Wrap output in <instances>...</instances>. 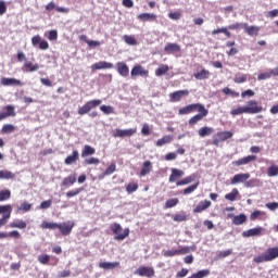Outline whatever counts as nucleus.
Wrapping results in <instances>:
<instances>
[{
  "mask_svg": "<svg viewBox=\"0 0 278 278\" xmlns=\"http://www.w3.org/2000/svg\"><path fill=\"white\" fill-rule=\"evenodd\" d=\"M81 192H84V188H76L67 191L65 195L67 199H73V197H77L78 194H81Z\"/></svg>",
  "mask_w": 278,
  "mask_h": 278,
  "instance_id": "obj_44",
  "label": "nucleus"
},
{
  "mask_svg": "<svg viewBox=\"0 0 278 278\" xmlns=\"http://www.w3.org/2000/svg\"><path fill=\"white\" fill-rule=\"evenodd\" d=\"M194 181V176H187L181 180L176 182V186H188V184H192Z\"/></svg>",
  "mask_w": 278,
  "mask_h": 278,
  "instance_id": "obj_47",
  "label": "nucleus"
},
{
  "mask_svg": "<svg viewBox=\"0 0 278 278\" xmlns=\"http://www.w3.org/2000/svg\"><path fill=\"white\" fill-rule=\"evenodd\" d=\"M73 227H75V222L68 220L62 224H58L56 229H59L60 233H62L63 236H71Z\"/></svg>",
  "mask_w": 278,
  "mask_h": 278,
  "instance_id": "obj_9",
  "label": "nucleus"
},
{
  "mask_svg": "<svg viewBox=\"0 0 278 278\" xmlns=\"http://www.w3.org/2000/svg\"><path fill=\"white\" fill-rule=\"evenodd\" d=\"M31 45L33 47H37V45H39V49L41 51H47V49H49V42H47V40H42L40 35H36L31 38Z\"/></svg>",
  "mask_w": 278,
  "mask_h": 278,
  "instance_id": "obj_16",
  "label": "nucleus"
},
{
  "mask_svg": "<svg viewBox=\"0 0 278 278\" xmlns=\"http://www.w3.org/2000/svg\"><path fill=\"white\" fill-rule=\"evenodd\" d=\"M97 150L91 146L86 144L81 151V157H88L89 155H94Z\"/></svg>",
  "mask_w": 278,
  "mask_h": 278,
  "instance_id": "obj_36",
  "label": "nucleus"
},
{
  "mask_svg": "<svg viewBox=\"0 0 278 278\" xmlns=\"http://www.w3.org/2000/svg\"><path fill=\"white\" fill-rule=\"evenodd\" d=\"M173 220H175V223H184L188 220V215H186V213L176 214L174 215Z\"/></svg>",
  "mask_w": 278,
  "mask_h": 278,
  "instance_id": "obj_53",
  "label": "nucleus"
},
{
  "mask_svg": "<svg viewBox=\"0 0 278 278\" xmlns=\"http://www.w3.org/2000/svg\"><path fill=\"white\" fill-rule=\"evenodd\" d=\"M165 53H179L181 51V46L178 43H167L164 48Z\"/></svg>",
  "mask_w": 278,
  "mask_h": 278,
  "instance_id": "obj_30",
  "label": "nucleus"
},
{
  "mask_svg": "<svg viewBox=\"0 0 278 278\" xmlns=\"http://www.w3.org/2000/svg\"><path fill=\"white\" fill-rule=\"evenodd\" d=\"M257 184H260V180L257 178H252L250 180H245L244 186L245 188H255V186H257Z\"/></svg>",
  "mask_w": 278,
  "mask_h": 278,
  "instance_id": "obj_59",
  "label": "nucleus"
},
{
  "mask_svg": "<svg viewBox=\"0 0 278 278\" xmlns=\"http://www.w3.org/2000/svg\"><path fill=\"white\" fill-rule=\"evenodd\" d=\"M124 42H126V45H130L131 47H136V45H138V40H136V37L134 36H129V35H124Z\"/></svg>",
  "mask_w": 278,
  "mask_h": 278,
  "instance_id": "obj_46",
  "label": "nucleus"
},
{
  "mask_svg": "<svg viewBox=\"0 0 278 278\" xmlns=\"http://www.w3.org/2000/svg\"><path fill=\"white\" fill-rule=\"evenodd\" d=\"M116 71L121 77H129V66L125 62H117L116 63Z\"/></svg>",
  "mask_w": 278,
  "mask_h": 278,
  "instance_id": "obj_18",
  "label": "nucleus"
},
{
  "mask_svg": "<svg viewBox=\"0 0 278 278\" xmlns=\"http://www.w3.org/2000/svg\"><path fill=\"white\" fill-rule=\"evenodd\" d=\"M243 29L248 36H260V26H249L245 24L243 25Z\"/></svg>",
  "mask_w": 278,
  "mask_h": 278,
  "instance_id": "obj_28",
  "label": "nucleus"
},
{
  "mask_svg": "<svg viewBox=\"0 0 278 278\" xmlns=\"http://www.w3.org/2000/svg\"><path fill=\"white\" fill-rule=\"evenodd\" d=\"M233 225H244L247 223V216L244 214L236 215L232 218Z\"/></svg>",
  "mask_w": 278,
  "mask_h": 278,
  "instance_id": "obj_43",
  "label": "nucleus"
},
{
  "mask_svg": "<svg viewBox=\"0 0 278 278\" xmlns=\"http://www.w3.org/2000/svg\"><path fill=\"white\" fill-rule=\"evenodd\" d=\"M240 194V191L238 189L233 188L230 193L225 194L226 201H236L238 199V195Z\"/></svg>",
  "mask_w": 278,
  "mask_h": 278,
  "instance_id": "obj_39",
  "label": "nucleus"
},
{
  "mask_svg": "<svg viewBox=\"0 0 278 278\" xmlns=\"http://www.w3.org/2000/svg\"><path fill=\"white\" fill-rule=\"evenodd\" d=\"M106 68H114V64L108 61H100L91 65V71H103Z\"/></svg>",
  "mask_w": 278,
  "mask_h": 278,
  "instance_id": "obj_19",
  "label": "nucleus"
},
{
  "mask_svg": "<svg viewBox=\"0 0 278 278\" xmlns=\"http://www.w3.org/2000/svg\"><path fill=\"white\" fill-rule=\"evenodd\" d=\"M260 112H264L262 105L255 100H250L245 106H238L231 110L230 114L231 116H240V114H260Z\"/></svg>",
  "mask_w": 278,
  "mask_h": 278,
  "instance_id": "obj_1",
  "label": "nucleus"
},
{
  "mask_svg": "<svg viewBox=\"0 0 278 278\" xmlns=\"http://www.w3.org/2000/svg\"><path fill=\"white\" fill-rule=\"evenodd\" d=\"M268 177H277L278 175V165H271L267 168Z\"/></svg>",
  "mask_w": 278,
  "mask_h": 278,
  "instance_id": "obj_54",
  "label": "nucleus"
},
{
  "mask_svg": "<svg viewBox=\"0 0 278 278\" xmlns=\"http://www.w3.org/2000/svg\"><path fill=\"white\" fill-rule=\"evenodd\" d=\"M177 205H179V199L173 198L165 202L164 207H165V210H170V207H175Z\"/></svg>",
  "mask_w": 278,
  "mask_h": 278,
  "instance_id": "obj_42",
  "label": "nucleus"
},
{
  "mask_svg": "<svg viewBox=\"0 0 278 278\" xmlns=\"http://www.w3.org/2000/svg\"><path fill=\"white\" fill-rule=\"evenodd\" d=\"M212 202L210 200H204L199 202V204L193 208L194 214H201V212H205L208 207H211Z\"/></svg>",
  "mask_w": 278,
  "mask_h": 278,
  "instance_id": "obj_20",
  "label": "nucleus"
},
{
  "mask_svg": "<svg viewBox=\"0 0 278 278\" xmlns=\"http://www.w3.org/2000/svg\"><path fill=\"white\" fill-rule=\"evenodd\" d=\"M163 255L164 257H175V255H179V250H167Z\"/></svg>",
  "mask_w": 278,
  "mask_h": 278,
  "instance_id": "obj_64",
  "label": "nucleus"
},
{
  "mask_svg": "<svg viewBox=\"0 0 278 278\" xmlns=\"http://www.w3.org/2000/svg\"><path fill=\"white\" fill-rule=\"evenodd\" d=\"M24 68H27V71H29V73H34V72L38 71V68H40V65H38L37 63L34 64V63H31V61H26L24 63Z\"/></svg>",
  "mask_w": 278,
  "mask_h": 278,
  "instance_id": "obj_41",
  "label": "nucleus"
},
{
  "mask_svg": "<svg viewBox=\"0 0 278 278\" xmlns=\"http://www.w3.org/2000/svg\"><path fill=\"white\" fill-rule=\"evenodd\" d=\"M5 238H15L16 240H18V238H21V232H18V230H12L9 233L0 232V240H3Z\"/></svg>",
  "mask_w": 278,
  "mask_h": 278,
  "instance_id": "obj_33",
  "label": "nucleus"
},
{
  "mask_svg": "<svg viewBox=\"0 0 278 278\" xmlns=\"http://www.w3.org/2000/svg\"><path fill=\"white\" fill-rule=\"evenodd\" d=\"M270 77H275V68L269 70L268 72H264L257 75L258 81H264L266 79H270Z\"/></svg>",
  "mask_w": 278,
  "mask_h": 278,
  "instance_id": "obj_35",
  "label": "nucleus"
},
{
  "mask_svg": "<svg viewBox=\"0 0 278 278\" xmlns=\"http://www.w3.org/2000/svg\"><path fill=\"white\" fill-rule=\"evenodd\" d=\"M264 235V228L262 226H257L255 228H251L242 232L243 238H255L257 236Z\"/></svg>",
  "mask_w": 278,
  "mask_h": 278,
  "instance_id": "obj_15",
  "label": "nucleus"
},
{
  "mask_svg": "<svg viewBox=\"0 0 278 278\" xmlns=\"http://www.w3.org/2000/svg\"><path fill=\"white\" fill-rule=\"evenodd\" d=\"M4 110L7 111L2 113V115H4V118H8L9 116H16V112H14L13 105H7L4 106Z\"/></svg>",
  "mask_w": 278,
  "mask_h": 278,
  "instance_id": "obj_49",
  "label": "nucleus"
},
{
  "mask_svg": "<svg viewBox=\"0 0 278 278\" xmlns=\"http://www.w3.org/2000/svg\"><path fill=\"white\" fill-rule=\"evenodd\" d=\"M74 184H77V175L73 174L63 179L61 182L62 188H71V186H74Z\"/></svg>",
  "mask_w": 278,
  "mask_h": 278,
  "instance_id": "obj_21",
  "label": "nucleus"
},
{
  "mask_svg": "<svg viewBox=\"0 0 278 278\" xmlns=\"http://www.w3.org/2000/svg\"><path fill=\"white\" fill-rule=\"evenodd\" d=\"M190 251H197V247H184L182 249L178 250V255H186V253H190Z\"/></svg>",
  "mask_w": 278,
  "mask_h": 278,
  "instance_id": "obj_58",
  "label": "nucleus"
},
{
  "mask_svg": "<svg viewBox=\"0 0 278 278\" xmlns=\"http://www.w3.org/2000/svg\"><path fill=\"white\" fill-rule=\"evenodd\" d=\"M111 231L114 233V240L123 241L125 238L129 237V228H125L123 231V226L118 223H113L110 225ZM123 231V232H121Z\"/></svg>",
  "mask_w": 278,
  "mask_h": 278,
  "instance_id": "obj_3",
  "label": "nucleus"
},
{
  "mask_svg": "<svg viewBox=\"0 0 278 278\" xmlns=\"http://www.w3.org/2000/svg\"><path fill=\"white\" fill-rule=\"evenodd\" d=\"M16 175L10 170H0V179H14Z\"/></svg>",
  "mask_w": 278,
  "mask_h": 278,
  "instance_id": "obj_51",
  "label": "nucleus"
},
{
  "mask_svg": "<svg viewBox=\"0 0 278 278\" xmlns=\"http://www.w3.org/2000/svg\"><path fill=\"white\" fill-rule=\"evenodd\" d=\"M197 188H199V182H195V184L187 187L186 189H184L182 194H192V192H194V190H197Z\"/></svg>",
  "mask_w": 278,
  "mask_h": 278,
  "instance_id": "obj_57",
  "label": "nucleus"
},
{
  "mask_svg": "<svg viewBox=\"0 0 278 278\" xmlns=\"http://www.w3.org/2000/svg\"><path fill=\"white\" fill-rule=\"evenodd\" d=\"M190 94V91L188 89L174 91L169 94V100L172 103H179L184 97H188Z\"/></svg>",
  "mask_w": 278,
  "mask_h": 278,
  "instance_id": "obj_12",
  "label": "nucleus"
},
{
  "mask_svg": "<svg viewBox=\"0 0 278 278\" xmlns=\"http://www.w3.org/2000/svg\"><path fill=\"white\" fill-rule=\"evenodd\" d=\"M85 164H87L88 166L90 165H97V164H101V161L94 156L90 157V159H86L85 160Z\"/></svg>",
  "mask_w": 278,
  "mask_h": 278,
  "instance_id": "obj_63",
  "label": "nucleus"
},
{
  "mask_svg": "<svg viewBox=\"0 0 278 278\" xmlns=\"http://www.w3.org/2000/svg\"><path fill=\"white\" fill-rule=\"evenodd\" d=\"M135 275H139V277H155V269L153 267L140 266L135 271Z\"/></svg>",
  "mask_w": 278,
  "mask_h": 278,
  "instance_id": "obj_13",
  "label": "nucleus"
},
{
  "mask_svg": "<svg viewBox=\"0 0 278 278\" xmlns=\"http://www.w3.org/2000/svg\"><path fill=\"white\" fill-rule=\"evenodd\" d=\"M249 79L247 74H236L233 81L235 84H244Z\"/></svg>",
  "mask_w": 278,
  "mask_h": 278,
  "instance_id": "obj_45",
  "label": "nucleus"
},
{
  "mask_svg": "<svg viewBox=\"0 0 278 278\" xmlns=\"http://www.w3.org/2000/svg\"><path fill=\"white\" fill-rule=\"evenodd\" d=\"M138 21L142 23L157 21V15L155 13H140L137 16Z\"/></svg>",
  "mask_w": 278,
  "mask_h": 278,
  "instance_id": "obj_22",
  "label": "nucleus"
},
{
  "mask_svg": "<svg viewBox=\"0 0 278 278\" xmlns=\"http://www.w3.org/2000/svg\"><path fill=\"white\" fill-rule=\"evenodd\" d=\"M138 190V184L137 182H129L126 186V192L127 194H134Z\"/></svg>",
  "mask_w": 278,
  "mask_h": 278,
  "instance_id": "obj_52",
  "label": "nucleus"
},
{
  "mask_svg": "<svg viewBox=\"0 0 278 278\" xmlns=\"http://www.w3.org/2000/svg\"><path fill=\"white\" fill-rule=\"evenodd\" d=\"M255 160H257L256 155H248L237 161H232V166H244L251 164V162H255Z\"/></svg>",
  "mask_w": 278,
  "mask_h": 278,
  "instance_id": "obj_17",
  "label": "nucleus"
},
{
  "mask_svg": "<svg viewBox=\"0 0 278 278\" xmlns=\"http://www.w3.org/2000/svg\"><path fill=\"white\" fill-rule=\"evenodd\" d=\"M211 75L212 73L205 68H202L201 71L193 73V77L199 81H203V79H210Z\"/></svg>",
  "mask_w": 278,
  "mask_h": 278,
  "instance_id": "obj_23",
  "label": "nucleus"
},
{
  "mask_svg": "<svg viewBox=\"0 0 278 278\" xmlns=\"http://www.w3.org/2000/svg\"><path fill=\"white\" fill-rule=\"evenodd\" d=\"M0 84L2 86H23V83L20 79L5 77H2L0 79Z\"/></svg>",
  "mask_w": 278,
  "mask_h": 278,
  "instance_id": "obj_25",
  "label": "nucleus"
},
{
  "mask_svg": "<svg viewBox=\"0 0 278 278\" xmlns=\"http://www.w3.org/2000/svg\"><path fill=\"white\" fill-rule=\"evenodd\" d=\"M277 257H278V248L274 247V248H268L265 252L255 256L253 258V262H255V264H264V262H273V260H277Z\"/></svg>",
  "mask_w": 278,
  "mask_h": 278,
  "instance_id": "obj_2",
  "label": "nucleus"
},
{
  "mask_svg": "<svg viewBox=\"0 0 278 278\" xmlns=\"http://www.w3.org/2000/svg\"><path fill=\"white\" fill-rule=\"evenodd\" d=\"M203 104L201 103H192L187 106L180 108L178 110V114L180 116H186L187 114H192V112H197Z\"/></svg>",
  "mask_w": 278,
  "mask_h": 278,
  "instance_id": "obj_11",
  "label": "nucleus"
},
{
  "mask_svg": "<svg viewBox=\"0 0 278 278\" xmlns=\"http://www.w3.org/2000/svg\"><path fill=\"white\" fill-rule=\"evenodd\" d=\"M233 138V132L231 131H219L215 136H213V144L218 147L220 142H225V140H229Z\"/></svg>",
  "mask_w": 278,
  "mask_h": 278,
  "instance_id": "obj_8",
  "label": "nucleus"
},
{
  "mask_svg": "<svg viewBox=\"0 0 278 278\" xmlns=\"http://www.w3.org/2000/svg\"><path fill=\"white\" fill-rule=\"evenodd\" d=\"M11 229H27V223L23 219L10 223Z\"/></svg>",
  "mask_w": 278,
  "mask_h": 278,
  "instance_id": "obj_34",
  "label": "nucleus"
},
{
  "mask_svg": "<svg viewBox=\"0 0 278 278\" xmlns=\"http://www.w3.org/2000/svg\"><path fill=\"white\" fill-rule=\"evenodd\" d=\"M210 269H202L199 270L198 273L193 274V277L195 278H205V277H210Z\"/></svg>",
  "mask_w": 278,
  "mask_h": 278,
  "instance_id": "obj_56",
  "label": "nucleus"
},
{
  "mask_svg": "<svg viewBox=\"0 0 278 278\" xmlns=\"http://www.w3.org/2000/svg\"><path fill=\"white\" fill-rule=\"evenodd\" d=\"M100 110L103 112V114H114V108L110 105H101Z\"/></svg>",
  "mask_w": 278,
  "mask_h": 278,
  "instance_id": "obj_61",
  "label": "nucleus"
},
{
  "mask_svg": "<svg viewBox=\"0 0 278 278\" xmlns=\"http://www.w3.org/2000/svg\"><path fill=\"white\" fill-rule=\"evenodd\" d=\"M121 266L119 262H102L99 263V268H103L104 270H114V268H118Z\"/></svg>",
  "mask_w": 278,
  "mask_h": 278,
  "instance_id": "obj_29",
  "label": "nucleus"
},
{
  "mask_svg": "<svg viewBox=\"0 0 278 278\" xmlns=\"http://www.w3.org/2000/svg\"><path fill=\"white\" fill-rule=\"evenodd\" d=\"M168 65H160L159 68L155 70L156 77H162V75H166L168 73Z\"/></svg>",
  "mask_w": 278,
  "mask_h": 278,
  "instance_id": "obj_48",
  "label": "nucleus"
},
{
  "mask_svg": "<svg viewBox=\"0 0 278 278\" xmlns=\"http://www.w3.org/2000/svg\"><path fill=\"white\" fill-rule=\"evenodd\" d=\"M31 210V204L28 202H24L21 204V206L17 208V212H29Z\"/></svg>",
  "mask_w": 278,
  "mask_h": 278,
  "instance_id": "obj_62",
  "label": "nucleus"
},
{
  "mask_svg": "<svg viewBox=\"0 0 278 278\" xmlns=\"http://www.w3.org/2000/svg\"><path fill=\"white\" fill-rule=\"evenodd\" d=\"M39 264H42L43 266H47L51 260V255L49 254H41L37 257Z\"/></svg>",
  "mask_w": 278,
  "mask_h": 278,
  "instance_id": "obj_50",
  "label": "nucleus"
},
{
  "mask_svg": "<svg viewBox=\"0 0 278 278\" xmlns=\"http://www.w3.org/2000/svg\"><path fill=\"white\" fill-rule=\"evenodd\" d=\"M138 132V128H129V129H115L113 131V138H131V136H136Z\"/></svg>",
  "mask_w": 278,
  "mask_h": 278,
  "instance_id": "obj_7",
  "label": "nucleus"
},
{
  "mask_svg": "<svg viewBox=\"0 0 278 278\" xmlns=\"http://www.w3.org/2000/svg\"><path fill=\"white\" fill-rule=\"evenodd\" d=\"M15 127L12 124H7L2 126V132L3 134H12V131H15Z\"/></svg>",
  "mask_w": 278,
  "mask_h": 278,
  "instance_id": "obj_60",
  "label": "nucleus"
},
{
  "mask_svg": "<svg viewBox=\"0 0 278 278\" xmlns=\"http://www.w3.org/2000/svg\"><path fill=\"white\" fill-rule=\"evenodd\" d=\"M248 179H251V174L240 173V174H236L231 178L230 184H231V186H236L238 184H245Z\"/></svg>",
  "mask_w": 278,
  "mask_h": 278,
  "instance_id": "obj_14",
  "label": "nucleus"
},
{
  "mask_svg": "<svg viewBox=\"0 0 278 278\" xmlns=\"http://www.w3.org/2000/svg\"><path fill=\"white\" fill-rule=\"evenodd\" d=\"M184 175H185L184 170L172 168V174L168 178L169 184H175V181H177V179H181Z\"/></svg>",
  "mask_w": 278,
  "mask_h": 278,
  "instance_id": "obj_24",
  "label": "nucleus"
},
{
  "mask_svg": "<svg viewBox=\"0 0 278 278\" xmlns=\"http://www.w3.org/2000/svg\"><path fill=\"white\" fill-rule=\"evenodd\" d=\"M172 140H173V136L166 135L156 141V147H164V144H170Z\"/></svg>",
  "mask_w": 278,
  "mask_h": 278,
  "instance_id": "obj_38",
  "label": "nucleus"
},
{
  "mask_svg": "<svg viewBox=\"0 0 278 278\" xmlns=\"http://www.w3.org/2000/svg\"><path fill=\"white\" fill-rule=\"evenodd\" d=\"M0 214H3L2 217L0 218V229H1V227H4V225H8V222L12 216V205L11 204L0 205Z\"/></svg>",
  "mask_w": 278,
  "mask_h": 278,
  "instance_id": "obj_5",
  "label": "nucleus"
},
{
  "mask_svg": "<svg viewBox=\"0 0 278 278\" xmlns=\"http://www.w3.org/2000/svg\"><path fill=\"white\" fill-rule=\"evenodd\" d=\"M12 198V191L10 189H4L0 191V203L3 201H9Z\"/></svg>",
  "mask_w": 278,
  "mask_h": 278,
  "instance_id": "obj_40",
  "label": "nucleus"
},
{
  "mask_svg": "<svg viewBox=\"0 0 278 278\" xmlns=\"http://www.w3.org/2000/svg\"><path fill=\"white\" fill-rule=\"evenodd\" d=\"M198 112V114L193 115L189 121L188 124L190 125V127H194V125H197L198 123H201V121H203L205 118V116H207V114H210V111H207V109H205V105H200V108H198V110L195 111Z\"/></svg>",
  "mask_w": 278,
  "mask_h": 278,
  "instance_id": "obj_4",
  "label": "nucleus"
},
{
  "mask_svg": "<svg viewBox=\"0 0 278 278\" xmlns=\"http://www.w3.org/2000/svg\"><path fill=\"white\" fill-rule=\"evenodd\" d=\"M213 134H214V128L208 126L201 127L198 130V136H200V138H205L207 136H212Z\"/></svg>",
  "mask_w": 278,
  "mask_h": 278,
  "instance_id": "obj_32",
  "label": "nucleus"
},
{
  "mask_svg": "<svg viewBox=\"0 0 278 278\" xmlns=\"http://www.w3.org/2000/svg\"><path fill=\"white\" fill-rule=\"evenodd\" d=\"M113 173H116V163H112L111 165H109L104 173L101 176H99V179H103V177L113 175Z\"/></svg>",
  "mask_w": 278,
  "mask_h": 278,
  "instance_id": "obj_37",
  "label": "nucleus"
},
{
  "mask_svg": "<svg viewBox=\"0 0 278 278\" xmlns=\"http://www.w3.org/2000/svg\"><path fill=\"white\" fill-rule=\"evenodd\" d=\"M153 170V163L151 161H146L143 162V167L140 170V176L141 177H147Z\"/></svg>",
  "mask_w": 278,
  "mask_h": 278,
  "instance_id": "obj_31",
  "label": "nucleus"
},
{
  "mask_svg": "<svg viewBox=\"0 0 278 278\" xmlns=\"http://www.w3.org/2000/svg\"><path fill=\"white\" fill-rule=\"evenodd\" d=\"M78 160H79V151L74 150V151L72 152V154L68 155V156L65 159L64 163H65L67 166H71V164H75L76 162H78Z\"/></svg>",
  "mask_w": 278,
  "mask_h": 278,
  "instance_id": "obj_27",
  "label": "nucleus"
},
{
  "mask_svg": "<svg viewBox=\"0 0 278 278\" xmlns=\"http://www.w3.org/2000/svg\"><path fill=\"white\" fill-rule=\"evenodd\" d=\"M58 223L42 222L41 229H58Z\"/></svg>",
  "mask_w": 278,
  "mask_h": 278,
  "instance_id": "obj_55",
  "label": "nucleus"
},
{
  "mask_svg": "<svg viewBox=\"0 0 278 278\" xmlns=\"http://www.w3.org/2000/svg\"><path fill=\"white\" fill-rule=\"evenodd\" d=\"M149 75V70H146L142 65H135L130 71V77L136 79V77H147Z\"/></svg>",
  "mask_w": 278,
  "mask_h": 278,
  "instance_id": "obj_10",
  "label": "nucleus"
},
{
  "mask_svg": "<svg viewBox=\"0 0 278 278\" xmlns=\"http://www.w3.org/2000/svg\"><path fill=\"white\" fill-rule=\"evenodd\" d=\"M46 10L48 12H51L52 10H56V12H60L61 14H68V9L63 7H55V2H50L46 5Z\"/></svg>",
  "mask_w": 278,
  "mask_h": 278,
  "instance_id": "obj_26",
  "label": "nucleus"
},
{
  "mask_svg": "<svg viewBox=\"0 0 278 278\" xmlns=\"http://www.w3.org/2000/svg\"><path fill=\"white\" fill-rule=\"evenodd\" d=\"M101 103L102 101L99 99L87 101L83 106L78 109L79 116H85V114H89V112L93 110V108H99Z\"/></svg>",
  "mask_w": 278,
  "mask_h": 278,
  "instance_id": "obj_6",
  "label": "nucleus"
}]
</instances>
